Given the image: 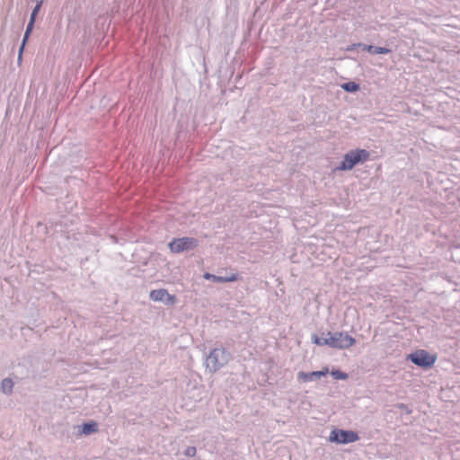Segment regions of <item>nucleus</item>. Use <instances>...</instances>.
<instances>
[{"label":"nucleus","mask_w":460,"mask_h":460,"mask_svg":"<svg viewBox=\"0 0 460 460\" xmlns=\"http://www.w3.org/2000/svg\"><path fill=\"white\" fill-rule=\"evenodd\" d=\"M368 157L369 154L365 149L352 150L344 155L338 169L341 171L351 170L358 163L364 162Z\"/></svg>","instance_id":"1"},{"label":"nucleus","mask_w":460,"mask_h":460,"mask_svg":"<svg viewBox=\"0 0 460 460\" xmlns=\"http://www.w3.org/2000/svg\"><path fill=\"white\" fill-rule=\"evenodd\" d=\"M329 347L343 349H349L353 346L356 342V340L349 335L346 332H327Z\"/></svg>","instance_id":"2"},{"label":"nucleus","mask_w":460,"mask_h":460,"mask_svg":"<svg viewBox=\"0 0 460 460\" xmlns=\"http://www.w3.org/2000/svg\"><path fill=\"white\" fill-rule=\"evenodd\" d=\"M229 359V355L225 349H214L207 358V367L212 372H216L225 366Z\"/></svg>","instance_id":"3"},{"label":"nucleus","mask_w":460,"mask_h":460,"mask_svg":"<svg viewBox=\"0 0 460 460\" xmlns=\"http://www.w3.org/2000/svg\"><path fill=\"white\" fill-rule=\"evenodd\" d=\"M408 358L415 365L422 367H430L437 360L436 355H431L424 349L416 350L408 355Z\"/></svg>","instance_id":"4"},{"label":"nucleus","mask_w":460,"mask_h":460,"mask_svg":"<svg viewBox=\"0 0 460 460\" xmlns=\"http://www.w3.org/2000/svg\"><path fill=\"white\" fill-rule=\"evenodd\" d=\"M198 245L196 239L191 237H182L172 240L169 243L170 250L172 252L179 253L184 251L194 249Z\"/></svg>","instance_id":"5"},{"label":"nucleus","mask_w":460,"mask_h":460,"mask_svg":"<svg viewBox=\"0 0 460 460\" xmlns=\"http://www.w3.org/2000/svg\"><path fill=\"white\" fill-rule=\"evenodd\" d=\"M329 438L332 442L347 444L358 440V436L355 431L336 429L330 433Z\"/></svg>","instance_id":"6"},{"label":"nucleus","mask_w":460,"mask_h":460,"mask_svg":"<svg viewBox=\"0 0 460 460\" xmlns=\"http://www.w3.org/2000/svg\"><path fill=\"white\" fill-rule=\"evenodd\" d=\"M150 298L154 301H161L172 305L177 300L175 296L170 295L167 290L164 288L152 290L150 292Z\"/></svg>","instance_id":"7"},{"label":"nucleus","mask_w":460,"mask_h":460,"mask_svg":"<svg viewBox=\"0 0 460 460\" xmlns=\"http://www.w3.org/2000/svg\"><path fill=\"white\" fill-rule=\"evenodd\" d=\"M204 279H211L215 282H234L239 279V276L237 273H232L226 277L216 276L210 273H205Z\"/></svg>","instance_id":"8"},{"label":"nucleus","mask_w":460,"mask_h":460,"mask_svg":"<svg viewBox=\"0 0 460 460\" xmlns=\"http://www.w3.org/2000/svg\"><path fill=\"white\" fill-rule=\"evenodd\" d=\"M328 368H325L321 371H314L311 373L299 372L298 378H300L304 382L312 381L314 377L320 378L321 376H324L328 374Z\"/></svg>","instance_id":"9"},{"label":"nucleus","mask_w":460,"mask_h":460,"mask_svg":"<svg viewBox=\"0 0 460 460\" xmlns=\"http://www.w3.org/2000/svg\"><path fill=\"white\" fill-rule=\"evenodd\" d=\"M2 391L4 394H11L13 388V382L10 378H4L1 384Z\"/></svg>","instance_id":"10"},{"label":"nucleus","mask_w":460,"mask_h":460,"mask_svg":"<svg viewBox=\"0 0 460 460\" xmlns=\"http://www.w3.org/2000/svg\"><path fill=\"white\" fill-rule=\"evenodd\" d=\"M364 49L372 54H387L390 52V49L382 47L365 46Z\"/></svg>","instance_id":"11"},{"label":"nucleus","mask_w":460,"mask_h":460,"mask_svg":"<svg viewBox=\"0 0 460 460\" xmlns=\"http://www.w3.org/2000/svg\"><path fill=\"white\" fill-rule=\"evenodd\" d=\"M97 431V423L96 422H90V423H84L82 427V432L85 435H89L91 433Z\"/></svg>","instance_id":"12"},{"label":"nucleus","mask_w":460,"mask_h":460,"mask_svg":"<svg viewBox=\"0 0 460 460\" xmlns=\"http://www.w3.org/2000/svg\"><path fill=\"white\" fill-rule=\"evenodd\" d=\"M33 25H34V22H29V24H28L27 29H26V31L24 33L22 45V47L20 49L19 59L22 58V52L23 50L24 44H25L27 39L29 38V35H30L31 31H32Z\"/></svg>","instance_id":"13"},{"label":"nucleus","mask_w":460,"mask_h":460,"mask_svg":"<svg viewBox=\"0 0 460 460\" xmlns=\"http://www.w3.org/2000/svg\"><path fill=\"white\" fill-rule=\"evenodd\" d=\"M313 341L314 344H316L318 346H323V345L329 346L328 338H320L317 335H314Z\"/></svg>","instance_id":"14"},{"label":"nucleus","mask_w":460,"mask_h":460,"mask_svg":"<svg viewBox=\"0 0 460 460\" xmlns=\"http://www.w3.org/2000/svg\"><path fill=\"white\" fill-rule=\"evenodd\" d=\"M342 88L348 92H356L358 90V84H357L356 83L354 82H349V83H347V84H344L342 85Z\"/></svg>","instance_id":"15"},{"label":"nucleus","mask_w":460,"mask_h":460,"mask_svg":"<svg viewBox=\"0 0 460 460\" xmlns=\"http://www.w3.org/2000/svg\"><path fill=\"white\" fill-rule=\"evenodd\" d=\"M332 376L335 378V379H341V380H345L348 378V375L344 372H341L340 370H333L332 371Z\"/></svg>","instance_id":"16"},{"label":"nucleus","mask_w":460,"mask_h":460,"mask_svg":"<svg viewBox=\"0 0 460 460\" xmlns=\"http://www.w3.org/2000/svg\"><path fill=\"white\" fill-rule=\"evenodd\" d=\"M196 447H189L186 451H185V455L186 456H194L196 455Z\"/></svg>","instance_id":"17"},{"label":"nucleus","mask_w":460,"mask_h":460,"mask_svg":"<svg viewBox=\"0 0 460 460\" xmlns=\"http://www.w3.org/2000/svg\"><path fill=\"white\" fill-rule=\"evenodd\" d=\"M41 4H42V1H39V2L37 3L36 6L34 7V9H33V11H32V13H33L34 14H36V15H37L38 12L40 11V7H41Z\"/></svg>","instance_id":"18"},{"label":"nucleus","mask_w":460,"mask_h":460,"mask_svg":"<svg viewBox=\"0 0 460 460\" xmlns=\"http://www.w3.org/2000/svg\"><path fill=\"white\" fill-rule=\"evenodd\" d=\"M36 14L31 13L30 22H35Z\"/></svg>","instance_id":"19"}]
</instances>
